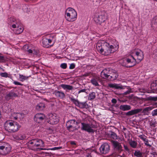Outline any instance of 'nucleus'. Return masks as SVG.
Listing matches in <instances>:
<instances>
[{
    "instance_id": "f257e3e1",
    "label": "nucleus",
    "mask_w": 157,
    "mask_h": 157,
    "mask_svg": "<svg viewBox=\"0 0 157 157\" xmlns=\"http://www.w3.org/2000/svg\"><path fill=\"white\" fill-rule=\"evenodd\" d=\"M96 47L102 55L108 56L118 50L119 45L118 42L116 40L109 38L106 40H99Z\"/></svg>"
},
{
    "instance_id": "f03ea898",
    "label": "nucleus",
    "mask_w": 157,
    "mask_h": 157,
    "mask_svg": "<svg viewBox=\"0 0 157 157\" xmlns=\"http://www.w3.org/2000/svg\"><path fill=\"white\" fill-rule=\"evenodd\" d=\"M144 57L143 52L140 49H136L132 51L131 54L126 59L127 63L129 65L128 67H132L135 65L136 62H140Z\"/></svg>"
},
{
    "instance_id": "7ed1b4c3",
    "label": "nucleus",
    "mask_w": 157,
    "mask_h": 157,
    "mask_svg": "<svg viewBox=\"0 0 157 157\" xmlns=\"http://www.w3.org/2000/svg\"><path fill=\"white\" fill-rule=\"evenodd\" d=\"M4 127L5 130L10 132H17L21 126L17 122L11 120H8L5 122Z\"/></svg>"
},
{
    "instance_id": "20e7f679",
    "label": "nucleus",
    "mask_w": 157,
    "mask_h": 157,
    "mask_svg": "<svg viewBox=\"0 0 157 157\" xmlns=\"http://www.w3.org/2000/svg\"><path fill=\"white\" fill-rule=\"evenodd\" d=\"M27 144L29 147L32 150L38 151L46 149L42 148L44 146V143L40 140L33 139L29 141Z\"/></svg>"
},
{
    "instance_id": "39448f33",
    "label": "nucleus",
    "mask_w": 157,
    "mask_h": 157,
    "mask_svg": "<svg viewBox=\"0 0 157 157\" xmlns=\"http://www.w3.org/2000/svg\"><path fill=\"white\" fill-rule=\"evenodd\" d=\"M66 19L69 22H73L76 20L77 13L76 10L71 8H68L65 12Z\"/></svg>"
},
{
    "instance_id": "423d86ee",
    "label": "nucleus",
    "mask_w": 157,
    "mask_h": 157,
    "mask_svg": "<svg viewBox=\"0 0 157 157\" xmlns=\"http://www.w3.org/2000/svg\"><path fill=\"white\" fill-rule=\"evenodd\" d=\"M11 150V147L7 143L0 142V155H6L9 154Z\"/></svg>"
},
{
    "instance_id": "0eeeda50",
    "label": "nucleus",
    "mask_w": 157,
    "mask_h": 157,
    "mask_svg": "<svg viewBox=\"0 0 157 157\" xmlns=\"http://www.w3.org/2000/svg\"><path fill=\"white\" fill-rule=\"evenodd\" d=\"M47 118L48 123L52 125L57 124L59 121V117L56 114L54 113L48 114Z\"/></svg>"
},
{
    "instance_id": "6e6552de",
    "label": "nucleus",
    "mask_w": 157,
    "mask_h": 157,
    "mask_svg": "<svg viewBox=\"0 0 157 157\" xmlns=\"http://www.w3.org/2000/svg\"><path fill=\"white\" fill-rule=\"evenodd\" d=\"M67 129L70 131H73L77 129V122L74 120L67 121L66 123Z\"/></svg>"
},
{
    "instance_id": "1a4fd4ad",
    "label": "nucleus",
    "mask_w": 157,
    "mask_h": 157,
    "mask_svg": "<svg viewBox=\"0 0 157 157\" xmlns=\"http://www.w3.org/2000/svg\"><path fill=\"white\" fill-rule=\"evenodd\" d=\"M53 36H50V38L44 37L42 40L43 46L44 47L48 48L52 46L54 43L53 42Z\"/></svg>"
},
{
    "instance_id": "9d476101",
    "label": "nucleus",
    "mask_w": 157,
    "mask_h": 157,
    "mask_svg": "<svg viewBox=\"0 0 157 157\" xmlns=\"http://www.w3.org/2000/svg\"><path fill=\"white\" fill-rule=\"evenodd\" d=\"M100 152L103 154L108 153L110 150V146L107 143H104L102 144L100 148Z\"/></svg>"
},
{
    "instance_id": "9b49d317",
    "label": "nucleus",
    "mask_w": 157,
    "mask_h": 157,
    "mask_svg": "<svg viewBox=\"0 0 157 157\" xmlns=\"http://www.w3.org/2000/svg\"><path fill=\"white\" fill-rule=\"evenodd\" d=\"M112 72L109 68L105 69L101 72V76L103 78L108 79L110 72Z\"/></svg>"
},
{
    "instance_id": "f8f14e48",
    "label": "nucleus",
    "mask_w": 157,
    "mask_h": 157,
    "mask_svg": "<svg viewBox=\"0 0 157 157\" xmlns=\"http://www.w3.org/2000/svg\"><path fill=\"white\" fill-rule=\"evenodd\" d=\"M81 124L82 128V130L88 132H92L94 131L90 124L83 123H82Z\"/></svg>"
},
{
    "instance_id": "ddd939ff",
    "label": "nucleus",
    "mask_w": 157,
    "mask_h": 157,
    "mask_svg": "<svg viewBox=\"0 0 157 157\" xmlns=\"http://www.w3.org/2000/svg\"><path fill=\"white\" fill-rule=\"evenodd\" d=\"M45 117V116L42 113H37L35 116L34 120L35 121L40 123Z\"/></svg>"
},
{
    "instance_id": "4468645a",
    "label": "nucleus",
    "mask_w": 157,
    "mask_h": 157,
    "mask_svg": "<svg viewBox=\"0 0 157 157\" xmlns=\"http://www.w3.org/2000/svg\"><path fill=\"white\" fill-rule=\"evenodd\" d=\"M110 71L112 72H110V74L109 75L108 79L110 80H113L117 78L118 75L116 72H113V70H111Z\"/></svg>"
},
{
    "instance_id": "2eb2a0df",
    "label": "nucleus",
    "mask_w": 157,
    "mask_h": 157,
    "mask_svg": "<svg viewBox=\"0 0 157 157\" xmlns=\"http://www.w3.org/2000/svg\"><path fill=\"white\" fill-rule=\"evenodd\" d=\"M53 94L55 95L56 97H59L61 98H63L65 97V94L64 93L62 92L56 90Z\"/></svg>"
},
{
    "instance_id": "dca6fc26",
    "label": "nucleus",
    "mask_w": 157,
    "mask_h": 157,
    "mask_svg": "<svg viewBox=\"0 0 157 157\" xmlns=\"http://www.w3.org/2000/svg\"><path fill=\"white\" fill-rule=\"evenodd\" d=\"M60 86L64 90H66V91H67L70 90H72L73 89V86L68 85L62 84L60 85Z\"/></svg>"
},
{
    "instance_id": "f3484780",
    "label": "nucleus",
    "mask_w": 157,
    "mask_h": 157,
    "mask_svg": "<svg viewBox=\"0 0 157 157\" xmlns=\"http://www.w3.org/2000/svg\"><path fill=\"white\" fill-rule=\"evenodd\" d=\"M142 109H136L129 111L126 113L127 115L131 116L140 112Z\"/></svg>"
},
{
    "instance_id": "a211bd4d",
    "label": "nucleus",
    "mask_w": 157,
    "mask_h": 157,
    "mask_svg": "<svg viewBox=\"0 0 157 157\" xmlns=\"http://www.w3.org/2000/svg\"><path fill=\"white\" fill-rule=\"evenodd\" d=\"M17 26L18 27V28L13 30L14 33L16 34H19L22 33L24 29L22 25L19 26L18 25H17Z\"/></svg>"
},
{
    "instance_id": "6ab92c4d",
    "label": "nucleus",
    "mask_w": 157,
    "mask_h": 157,
    "mask_svg": "<svg viewBox=\"0 0 157 157\" xmlns=\"http://www.w3.org/2000/svg\"><path fill=\"white\" fill-rule=\"evenodd\" d=\"M108 86L110 88L116 89H122L123 88L122 86L120 84L116 83H109L108 84Z\"/></svg>"
},
{
    "instance_id": "aec40b11",
    "label": "nucleus",
    "mask_w": 157,
    "mask_h": 157,
    "mask_svg": "<svg viewBox=\"0 0 157 157\" xmlns=\"http://www.w3.org/2000/svg\"><path fill=\"white\" fill-rule=\"evenodd\" d=\"M113 145L115 148L119 151H121L122 149V146L120 143L117 141H113Z\"/></svg>"
},
{
    "instance_id": "412c9836",
    "label": "nucleus",
    "mask_w": 157,
    "mask_h": 157,
    "mask_svg": "<svg viewBox=\"0 0 157 157\" xmlns=\"http://www.w3.org/2000/svg\"><path fill=\"white\" fill-rule=\"evenodd\" d=\"M120 109L123 111H127L131 109V106L128 105H121L119 107Z\"/></svg>"
},
{
    "instance_id": "4be33fe9",
    "label": "nucleus",
    "mask_w": 157,
    "mask_h": 157,
    "mask_svg": "<svg viewBox=\"0 0 157 157\" xmlns=\"http://www.w3.org/2000/svg\"><path fill=\"white\" fill-rule=\"evenodd\" d=\"M98 79L97 78H92L90 80L91 83L95 86H98L99 84L98 82Z\"/></svg>"
},
{
    "instance_id": "5701e85b",
    "label": "nucleus",
    "mask_w": 157,
    "mask_h": 157,
    "mask_svg": "<svg viewBox=\"0 0 157 157\" xmlns=\"http://www.w3.org/2000/svg\"><path fill=\"white\" fill-rule=\"evenodd\" d=\"M44 104L42 103H40L37 104L36 106V109L38 110H43L44 108Z\"/></svg>"
},
{
    "instance_id": "b1692460",
    "label": "nucleus",
    "mask_w": 157,
    "mask_h": 157,
    "mask_svg": "<svg viewBox=\"0 0 157 157\" xmlns=\"http://www.w3.org/2000/svg\"><path fill=\"white\" fill-rule=\"evenodd\" d=\"M104 21V17L103 15H102L98 16L96 21L99 24H101Z\"/></svg>"
},
{
    "instance_id": "393cba45",
    "label": "nucleus",
    "mask_w": 157,
    "mask_h": 157,
    "mask_svg": "<svg viewBox=\"0 0 157 157\" xmlns=\"http://www.w3.org/2000/svg\"><path fill=\"white\" fill-rule=\"evenodd\" d=\"M29 48L28 45H25L23 47V49L25 51L28 52L29 53H31L33 51H35L34 49H30Z\"/></svg>"
},
{
    "instance_id": "a878e982",
    "label": "nucleus",
    "mask_w": 157,
    "mask_h": 157,
    "mask_svg": "<svg viewBox=\"0 0 157 157\" xmlns=\"http://www.w3.org/2000/svg\"><path fill=\"white\" fill-rule=\"evenodd\" d=\"M15 139L18 140H23L26 138V136L24 134H19L17 136H16L14 137Z\"/></svg>"
},
{
    "instance_id": "bb28decb",
    "label": "nucleus",
    "mask_w": 157,
    "mask_h": 157,
    "mask_svg": "<svg viewBox=\"0 0 157 157\" xmlns=\"http://www.w3.org/2000/svg\"><path fill=\"white\" fill-rule=\"evenodd\" d=\"M18 21L15 18L13 17L9 18L8 20V23L12 25L13 24H15V22Z\"/></svg>"
},
{
    "instance_id": "cd10ccee",
    "label": "nucleus",
    "mask_w": 157,
    "mask_h": 157,
    "mask_svg": "<svg viewBox=\"0 0 157 157\" xmlns=\"http://www.w3.org/2000/svg\"><path fill=\"white\" fill-rule=\"evenodd\" d=\"M29 76H25L20 74H19V80L21 82H24L25 80L28 79Z\"/></svg>"
},
{
    "instance_id": "c85d7f7f",
    "label": "nucleus",
    "mask_w": 157,
    "mask_h": 157,
    "mask_svg": "<svg viewBox=\"0 0 157 157\" xmlns=\"http://www.w3.org/2000/svg\"><path fill=\"white\" fill-rule=\"evenodd\" d=\"M88 105L86 102H80L78 106L81 108H86L88 107Z\"/></svg>"
},
{
    "instance_id": "c756f323",
    "label": "nucleus",
    "mask_w": 157,
    "mask_h": 157,
    "mask_svg": "<svg viewBox=\"0 0 157 157\" xmlns=\"http://www.w3.org/2000/svg\"><path fill=\"white\" fill-rule=\"evenodd\" d=\"M156 124V121L154 120H152L150 121L149 124L151 128H153L155 127Z\"/></svg>"
},
{
    "instance_id": "7c9ffc66",
    "label": "nucleus",
    "mask_w": 157,
    "mask_h": 157,
    "mask_svg": "<svg viewBox=\"0 0 157 157\" xmlns=\"http://www.w3.org/2000/svg\"><path fill=\"white\" fill-rule=\"evenodd\" d=\"M18 25L19 26H21L22 25L18 21L17 22H15V24H13L12 25V27L14 29H17L18 28V27L17 26V25Z\"/></svg>"
},
{
    "instance_id": "2f4dec72",
    "label": "nucleus",
    "mask_w": 157,
    "mask_h": 157,
    "mask_svg": "<svg viewBox=\"0 0 157 157\" xmlns=\"http://www.w3.org/2000/svg\"><path fill=\"white\" fill-rule=\"evenodd\" d=\"M153 108V107L152 106L147 107L143 109V113H146L147 112L151 110Z\"/></svg>"
},
{
    "instance_id": "473e14b6",
    "label": "nucleus",
    "mask_w": 157,
    "mask_h": 157,
    "mask_svg": "<svg viewBox=\"0 0 157 157\" xmlns=\"http://www.w3.org/2000/svg\"><path fill=\"white\" fill-rule=\"evenodd\" d=\"M129 144L130 146L133 148H135L137 146V143L135 141H131L129 142Z\"/></svg>"
},
{
    "instance_id": "72a5a7b5",
    "label": "nucleus",
    "mask_w": 157,
    "mask_h": 157,
    "mask_svg": "<svg viewBox=\"0 0 157 157\" xmlns=\"http://www.w3.org/2000/svg\"><path fill=\"white\" fill-rule=\"evenodd\" d=\"M95 97V94L94 92H92L90 94L89 96V99L90 100H92L94 99Z\"/></svg>"
},
{
    "instance_id": "f704fd0d",
    "label": "nucleus",
    "mask_w": 157,
    "mask_h": 157,
    "mask_svg": "<svg viewBox=\"0 0 157 157\" xmlns=\"http://www.w3.org/2000/svg\"><path fill=\"white\" fill-rule=\"evenodd\" d=\"M0 76L3 77L10 78V76L6 72L2 73L0 74Z\"/></svg>"
},
{
    "instance_id": "c9c22d12",
    "label": "nucleus",
    "mask_w": 157,
    "mask_h": 157,
    "mask_svg": "<svg viewBox=\"0 0 157 157\" xmlns=\"http://www.w3.org/2000/svg\"><path fill=\"white\" fill-rule=\"evenodd\" d=\"M17 113H12L10 117V118L13 119L17 120Z\"/></svg>"
},
{
    "instance_id": "e433bc0d",
    "label": "nucleus",
    "mask_w": 157,
    "mask_h": 157,
    "mask_svg": "<svg viewBox=\"0 0 157 157\" xmlns=\"http://www.w3.org/2000/svg\"><path fill=\"white\" fill-rule=\"evenodd\" d=\"M71 100L77 106H78L79 104V101L76 99H75L74 98H71Z\"/></svg>"
},
{
    "instance_id": "4c0bfd02",
    "label": "nucleus",
    "mask_w": 157,
    "mask_h": 157,
    "mask_svg": "<svg viewBox=\"0 0 157 157\" xmlns=\"http://www.w3.org/2000/svg\"><path fill=\"white\" fill-rule=\"evenodd\" d=\"M134 155L136 157H141L142 155V154L140 151H135Z\"/></svg>"
},
{
    "instance_id": "58836bf2",
    "label": "nucleus",
    "mask_w": 157,
    "mask_h": 157,
    "mask_svg": "<svg viewBox=\"0 0 157 157\" xmlns=\"http://www.w3.org/2000/svg\"><path fill=\"white\" fill-rule=\"evenodd\" d=\"M153 22L154 23V26L157 28V16L155 17L154 18Z\"/></svg>"
},
{
    "instance_id": "ea45409f",
    "label": "nucleus",
    "mask_w": 157,
    "mask_h": 157,
    "mask_svg": "<svg viewBox=\"0 0 157 157\" xmlns=\"http://www.w3.org/2000/svg\"><path fill=\"white\" fill-rule=\"evenodd\" d=\"M63 148L62 147H55L53 148H48L47 149H46L45 150H58L59 149H60Z\"/></svg>"
},
{
    "instance_id": "a19ab883",
    "label": "nucleus",
    "mask_w": 157,
    "mask_h": 157,
    "mask_svg": "<svg viewBox=\"0 0 157 157\" xmlns=\"http://www.w3.org/2000/svg\"><path fill=\"white\" fill-rule=\"evenodd\" d=\"M111 137L113 139H117V136L115 133L112 132L111 134Z\"/></svg>"
},
{
    "instance_id": "79ce46f5",
    "label": "nucleus",
    "mask_w": 157,
    "mask_h": 157,
    "mask_svg": "<svg viewBox=\"0 0 157 157\" xmlns=\"http://www.w3.org/2000/svg\"><path fill=\"white\" fill-rule=\"evenodd\" d=\"M24 117V115L23 114L17 113V119L19 118L21 119L23 118Z\"/></svg>"
},
{
    "instance_id": "37998d69",
    "label": "nucleus",
    "mask_w": 157,
    "mask_h": 157,
    "mask_svg": "<svg viewBox=\"0 0 157 157\" xmlns=\"http://www.w3.org/2000/svg\"><path fill=\"white\" fill-rule=\"evenodd\" d=\"M60 67L64 69H66L67 67V65L66 63H63L61 64Z\"/></svg>"
},
{
    "instance_id": "c03bdc74",
    "label": "nucleus",
    "mask_w": 157,
    "mask_h": 157,
    "mask_svg": "<svg viewBox=\"0 0 157 157\" xmlns=\"http://www.w3.org/2000/svg\"><path fill=\"white\" fill-rule=\"evenodd\" d=\"M144 141V144L150 147L151 146V145L149 144V141L147 139H146Z\"/></svg>"
},
{
    "instance_id": "a18cd8bd",
    "label": "nucleus",
    "mask_w": 157,
    "mask_h": 157,
    "mask_svg": "<svg viewBox=\"0 0 157 157\" xmlns=\"http://www.w3.org/2000/svg\"><path fill=\"white\" fill-rule=\"evenodd\" d=\"M75 67V64L74 63H71L70 66L69 68L71 69H74Z\"/></svg>"
},
{
    "instance_id": "49530a36",
    "label": "nucleus",
    "mask_w": 157,
    "mask_h": 157,
    "mask_svg": "<svg viewBox=\"0 0 157 157\" xmlns=\"http://www.w3.org/2000/svg\"><path fill=\"white\" fill-rule=\"evenodd\" d=\"M13 83L15 85L20 86H22L23 85L20 82L16 81H14L13 82Z\"/></svg>"
},
{
    "instance_id": "de8ad7c7",
    "label": "nucleus",
    "mask_w": 157,
    "mask_h": 157,
    "mask_svg": "<svg viewBox=\"0 0 157 157\" xmlns=\"http://www.w3.org/2000/svg\"><path fill=\"white\" fill-rule=\"evenodd\" d=\"M152 115L153 116L157 115V109H155L152 112Z\"/></svg>"
},
{
    "instance_id": "09e8293b",
    "label": "nucleus",
    "mask_w": 157,
    "mask_h": 157,
    "mask_svg": "<svg viewBox=\"0 0 157 157\" xmlns=\"http://www.w3.org/2000/svg\"><path fill=\"white\" fill-rule=\"evenodd\" d=\"M132 91L131 90H127V91H126V92H124V94L125 95H126V94H128L130 93H132Z\"/></svg>"
},
{
    "instance_id": "8fccbe9b",
    "label": "nucleus",
    "mask_w": 157,
    "mask_h": 157,
    "mask_svg": "<svg viewBox=\"0 0 157 157\" xmlns=\"http://www.w3.org/2000/svg\"><path fill=\"white\" fill-rule=\"evenodd\" d=\"M140 138L141 139L143 140L144 141L145 140H146V139L145 137V136H144L143 135H141L140 136Z\"/></svg>"
},
{
    "instance_id": "3c124183",
    "label": "nucleus",
    "mask_w": 157,
    "mask_h": 157,
    "mask_svg": "<svg viewBox=\"0 0 157 157\" xmlns=\"http://www.w3.org/2000/svg\"><path fill=\"white\" fill-rule=\"evenodd\" d=\"M85 91H86V89H82V90H81L79 91L78 92V93L79 94V93H80L81 92H85Z\"/></svg>"
},
{
    "instance_id": "603ef678",
    "label": "nucleus",
    "mask_w": 157,
    "mask_h": 157,
    "mask_svg": "<svg viewBox=\"0 0 157 157\" xmlns=\"http://www.w3.org/2000/svg\"><path fill=\"white\" fill-rule=\"evenodd\" d=\"M14 94L13 93H10L7 95V96L11 97L14 95Z\"/></svg>"
},
{
    "instance_id": "864d4df0",
    "label": "nucleus",
    "mask_w": 157,
    "mask_h": 157,
    "mask_svg": "<svg viewBox=\"0 0 157 157\" xmlns=\"http://www.w3.org/2000/svg\"><path fill=\"white\" fill-rule=\"evenodd\" d=\"M112 102L113 103H116L117 102V100L115 99H113L112 100Z\"/></svg>"
},
{
    "instance_id": "5fc2aeb1",
    "label": "nucleus",
    "mask_w": 157,
    "mask_h": 157,
    "mask_svg": "<svg viewBox=\"0 0 157 157\" xmlns=\"http://www.w3.org/2000/svg\"><path fill=\"white\" fill-rule=\"evenodd\" d=\"M26 8H27V7L26 6H24L23 8V9L24 10V11H27L25 10V9Z\"/></svg>"
},
{
    "instance_id": "6e6d98bb",
    "label": "nucleus",
    "mask_w": 157,
    "mask_h": 157,
    "mask_svg": "<svg viewBox=\"0 0 157 157\" xmlns=\"http://www.w3.org/2000/svg\"><path fill=\"white\" fill-rule=\"evenodd\" d=\"M3 57L2 56H0V61L3 60Z\"/></svg>"
},
{
    "instance_id": "4d7b16f0",
    "label": "nucleus",
    "mask_w": 157,
    "mask_h": 157,
    "mask_svg": "<svg viewBox=\"0 0 157 157\" xmlns=\"http://www.w3.org/2000/svg\"><path fill=\"white\" fill-rule=\"evenodd\" d=\"M71 144L72 145H75V143L74 141H71Z\"/></svg>"
},
{
    "instance_id": "13d9d810",
    "label": "nucleus",
    "mask_w": 157,
    "mask_h": 157,
    "mask_svg": "<svg viewBox=\"0 0 157 157\" xmlns=\"http://www.w3.org/2000/svg\"><path fill=\"white\" fill-rule=\"evenodd\" d=\"M152 99L154 101H157V97H153L152 98Z\"/></svg>"
},
{
    "instance_id": "bf43d9fd",
    "label": "nucleus",
    "mask_w": 157,
    "mask_h": 157,
    "mask_svg": "<svg viewBox=\"0 0 157 157\" xmlns=\"http://www.w3.org/2000/svg\"><path fill=\"white\" fill-rule=\"evenodd\" d=\"M124 147L126 149H128L127 147L126 146H124Z\"/></svg>"
}]
</instances>
